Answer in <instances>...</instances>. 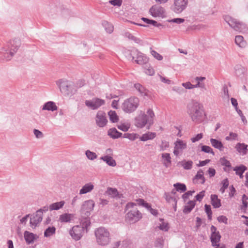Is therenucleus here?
I'll return each mask as SVG.
<instances>
[{"instance_id":"9b49d317","label":"nucleus","mask_w":248,"mask_h":248,"mask_svg":"<svg viewBox=\"0 0 248 248\" xmlns=\"http://www.w3.org/2000/svg\"><path fill=\"white\" fill-rule=\"evenodd\" d=\"M130 54L132 61L135 59V57L134 56H136V59L135 60V62L138 64L145 65L148 61L147 58L143 53L139 52L137 49L131 51Z\"/></svg>"},{"instance_id":"69168bd1","label":"nucleus","mask_w":248,"mask_h":248,"mask_svg":"<svg viewBox=\"0 0 248 248\" xmlns=\"http://www.w3.org/2000/svg\"><path fill=\"white\" fill-rule=\"evenodd\" d=\"M202 137L203 134L202 133H200L196 135L195 137L192 138L191 139V140L192 142L194 143L202 139Z\"/></svg>"},{"instance_id":"473e14b6","label":"nucleus","mask_w":248,"mask_h":248,"mask_svg":"<svg viewBox=\"0 0 248 248\" xmlns=\"http://www.w3.org/2000/svg\"><path fill=\"white\" fill-rule=\"evenodd\" d=\"M220 162L222 166L225 167L223 170L226 172H229L232 169V166L231 163L229 160L226 159L225 157L221 158L220 159Z\"/></svg>"},{"instance_id":"7c9ffc66","label":"nucleus","mask_w":248,"mask_h":248,"mask_svg":"<svg viewBox=\"0 0 248 248\" xmlns=\"http://www.w3.org/2000/svg\"><path fill=\"white\" fill-rule=\"evenodd\" d=\"M178 164L181 165V166L185 170H189L192 169L193 162L192 160H186V159H184L183 160L179 162Z\"/></svg>"},{"instance_id":"8fccbe9b","label":"nucleus","mask_w":248,"mask_h":248,"mask_svg":"<svg viewBox=\"0 0 248 248\" xmlns=\"http://www.w3.org/2000/svg\"><path fill=\"white\" fill-rule=\"evenodd\" d=\"M221 184L222 185V187L220 188L219 191L221 193H224L225 191V190L228 188L229 185V182L227 178L223 179L221 181Z\"/></svg>"},{"instance_id":"09e8293b","label":"nucleus","mask_w":248,"mask_h":248,"mask_svg":"<svg viewBox=\"0 0 248 248\" xmlns=\"http://www.w3.org/2000/svg\"><path fill=\"white\" fill-rule=\"evenodd\" d=\"M130 124L128 123H121L118 124L117 127L120 130L126 132L130 128Z\"/></svg>"},{"instance_id":"412c9836","label":"nucleus","mask_w":248,"mask_h":248,"mask_svg":"<svg viewBox=\"0 0 248 248\" xmlns=\"http://www.w3.org/2000/svg\"><path fill=\"white\" fill-rule=\"evenodd\" d=\"M41 109L42 110L54 111L58 109V107L54 102L49 101L42 106Z\"/></svg>"},{"instance_id":"4c0bfd02","label":"nucleus","mask_w":248,"mask_h":248,"mask_svg":"<svg viewBox=\"0 0 248 248\" xmlns=\"http://www.w3.org/2000/svg\"><path fill=\"white\" fill-rule=\"evenodd\" d=\"M162 158L163 160V165L166 167H168L171 164V157L169 153H164L162 154Z\"/></svg>"},{"instance_id":"052dcab7","label":"nucleus","mask_w":248,"mask_h":248,"mask_svg":"<svg viewBox=\"0 0 248 248\" xmlns=\"http://www.w3.org/2000/svg\"><path fill=\"white\" fill-rule=\"evenodd\" d=\"M185 19L182 18H175L168 20V22L170 23H175L178 24L183 23Z\"/></svg>"},{"instance_id":"a19ab883","label":"nucleus","mask_w":248,"mask_h":248,"mask_svg":"<svg viewBox=\"0 0 248 248\" xmlns=\"http://www.w3.org/2000/svg\"><path fill=\"white\" fill-rule=\"evenodd\" d=\"M102 25L104 28L106 32L108 33H111L114 30L113 26L110 23L108 22L107 21H104L102 22Z\"/></svg>"},{"instance_id":"0e129e2a","label":"nucleus","mask_w":248,"mask_h":248,"mask_svg":"<svg viewBox=\"0 0 248 248\" xmlns=\"http://www.w3.org/2000/svg\"><path fill=\"white\" fill-rule=\"evenodd\" d=\"M85 84V81L83 80H79L75 83V87L76 88V92L79 88L82 87Z\"/></svg>"},{"instance_id":"c85d7f7f","label":"nucleus","mask_w":248,"mask_h":248,"mask_svg":"<svg viewBox=\"0 0 248 248\" xmlns=\"http://www.w3.org/2000/svg\"><path fill=\"white\" fill-rule=\"evenodd\" d=\"M73 217V214L64 213L60 216L59 220L62 223L70 222Z\"/></svg>"},{"instance_id":"6e6552de","label":"nucleus","mask_w":248,"mask_h":248,"mask_svg":"<svg viewBox=\"0 0 248 248\" xmlns=\"http://www.w3.org/2000/svg\"><path fill=\"white\" fill-rule=\"evenodd\" d=\"M223 19L234 30L240 32H245L247 31V26L244 23L237 21L236 19L228 15L224 16Z\"/></svg>"},{"instance_id":"4d7b16f0","label":"nucleus","mask_w":248,"mask_h":248,"mask_svg":"<svg viewBox=\"0 0 248 248\" xmlns=\"http://www.w3.org/2000/svg\"><path fill=\"white\" fill-rule=\"evenodd\" d=\"M248 200V197L245 194H243L242 198L243 205L241 207L242 210H245L248 207V202L247 201Z\"/></svg>"},{"instance_id":"f704fd0d","label":"nucleus","mask_w":248,"mask_h":248,"mask_svg":"<svg viewBox=\"0 0 248 248\" xmlns=\"http://www.w3.org/2000/svg\"><path fill=\"white\" fill-rule=\"evenodd\" d=\"M65 202L64 201H61L59 202H56L51 204L49 206V210H58L62 208L64 205Z\"/></svg>"},{"instance_id":"6ab92c4d","label":"nucleus","mask_w":248,"mask_h":248,"mask_svg":"<svg viewBox=\"0 0 248 248\" xmlns=\"http://www.w3.org/2000/svg\"><path fill=\"white\" fill-rule=\"evenodd\" d=\"M123 35L124 37L127 38L128 40L133 41L135 43L140 46H143L144 44L142 40L140 39V38L134 36L132 34L128 31H124L123 33Z\"/></svg>"},{"instance_id":"dca6fc26","label":"nucleus","mask_w":248,"mask_h":248,"mask_svg":"<svg viewBox=\"0 0 248 248\" xmlns=\"http://www.w3.org/2000/svg\"><path fill=\"white\" fill-rule=\"evenodd\" d=\"M85 103L88 107L91 109H96L104 105L105 101L100 98H94L92 100H86Z\"/></svg>"},{"instance_id":"5fc2aeb1","label":"nucleus","mask_w":248,"mask_h":248,"mask_svg":"<svg viewBox=\"0 0 248 248\" xmlns=\"http://www.w3.org/2000/svg\"><path fill=\"white\" fill-rule=\"evenodd\" d=\"M238 135L235 133L232 132H230L229 136L225 137V140L227 141L238 140H237Z\"/></svg>"},{"instance_id":"6e6d98bb","label":"nucleus","mask_w":248,"mask_h":248,"mask_svg":"<svg viewBox=\"0 0 248 248\" xmlns=\"http://www.w3.org/2000/svg\"><path fill=\"white\" fill-rule=\"evenodd\" d=\"M150 53L151 55L156 60L161 61L163 59V57L155 50L151 48Z\"/></svg>"},{"instance_id":"ddd939ff","label":"nucleus","mask_w":248,"mask_h":248,"mask_svg":"<svg viewBox=\"0 0 248 248\" xmlns=\"http://www.w3.org/2000/svg\"><path fill=\"white\" fill-rule=\"evenodd\" d=\"M211 234L210 236V240L212 246H219V242H220L221 238V235L219 232L217 231V228L213 225H212L211 227Z\"/></svg>"},{"instance_id":"13d9d810","label":"nucleus","mask_w":248,"mask_h":248,"mask_svg":"<svg viewBox=\"0 0 248 248\" xmlns=\"http://www.w3.org/2000/svg\"><path fill=\"white\" fill-rule=\"evenodd\" d=\"M164 241L162 237L157 239L155 242V247L158 248H162L164 245Z\"/></svg>"},{"instance_id":"f257e3e1","label":"nucleus","mask_w":248,"mask_h":248,"mask_svg":"<svg viewBox=\"0 0 248 248\" xmlns=\"http://www.w3.org/2000/svg\"><path fill=\"white\" fill-rule=\"evenodd\" d=\"M187 113L192 122L200 124L204 121L206 115L203 105L200 102L192 100L187 105Z\"/></svg>"},{"instance_id":"4468645a","label":"nucleus","mask_w":248,"mask_h":248,"mask_svg":"<svg viewBox=\"0 0 248 248\" xmlns=\"http://www.w3.org/2000/svg\"><path fill=\"white\" fill-rule=\"evenodd\" d=\"M150 14L154 17H163L165 16V9L159 5L152 6L149 10Z\"/></svg>"},{"instance_id":"cd10ccee","label":"nucleus","mask_w":248,"mask_h":248,"mask_svg":"<svg viewBox=\"0 0 248 248\" xmlns=\"http://www.w3.org/2000/svg\"><path fill=\"white\" fill-rule=\"evenodd\" d=\"M105 193L112 198H120L119 192L115 188L108 187Z\"/></svg>"},{"instance_id":"680f3d73","label":"nucleus","mask_w":248,"mask_h":248,"mask_svg":"<svg viewBox=\"0 0 248 248\" xmlns=\"http://www.w3.org/2000/svg\"><path fill=\"white\" fill-rule=\"evenodd\" d=\"M217 220L219 223H223L225 224H228V218L226 216L221 215L217 217Z\"/></svg>"},{"instance_id":"58836bf2","label":"nucleus","mask_w":248,"mask_h":248,"mask_svg":"<svg viewBox=\"0 0 248 248\" xmlns=\"http://www.w3.org/2000/svg\"><path fill=\"white\" fill-rule=\"evenodd\" d=\"M235 43L240 47H244L246 45V42L244 40V38L241 35H236L235 38Z\"/></svg>"},{"instance_id":"423d86ee","label":"nucleus","mask_w":248,"mask_h":248,"mask_svg":"<svg viewBox=\"0 0 248 248\" xmlns=\"http://www.w3.org/2000/svg\"><path fill=\"white\" fill-rule=\"evenodd\" d=\"M60 91L67 95H72L76 93L75 83L65 79H61L57 82Z\"/></svg>"},{"instance_id":"774afa93","label":"nucleus","mask_w":248,"mask_h":248,"mask_svg":"<svg viewBox=\"0 0 248 248\" xmlns=\"http://www.w3.org/2000/svg\"><path fill=\"white\" fill-rule=\"evenodd\" d=\"M205 191L202 190L198 193L196 196V199L199 202H201L204 196Z\"/></svg>"},{"instance_id":"a211bd4d","label":"nucleus","mask_w":248,"mask_h":248,"mask_svg":"<svg viewBox=\"0 0 248 248\" xmlns=\"http://www.w3.org/2000/svg\"><path fill=\"white\" fill-rule=\"evenodd\" d=\"M40 213V211H37L35 215L31 217L30 223L31 227H36L38 224L42 221L43 217L41 216Z\"/></svg>"},{"instance_id":"bf43d9fd","label":"nucleus","mask_w":248,"mask_h":248,"mask_svg":"<svg viewBox=\"0 0 248 248\" xmlns=\"http://www.w3.org/2000/svg\"><path fill=\"white\" fill-rule=\"evenodd\" d=\"M169 146V142L163 140L161 141V143L160 145V151H163L166 150Z\"/></svg>"},{"instance_id":"3c124183","label":"nucleus","mask_w":248,"mask_h":248,"mask_svg":"<svg viewBox=\"0 0 248 248\" xmlns=\"http://www.w3.org/2000/svg\"><path fill=\"white\" fill-rule=\"evenodd\" d=\"M85 155L87 158L90 160H93L97 157L95 153L92 152L89 150L85 152Z\"/></svg>"},{"instance_id":"0eeeda50","label":"nucleus","mask_w":248,"mask_h":248,"mask_svg":"<svg viewBox=\"0 0 248 248\" xmlns=\"http://www.w3.org/2000/svg\"><path fill=\"white\" fill-rule=\"evenodd\" d=\"M21 42L19 39H16L11 40L8 45V48L3 49L2 53H3L4 59L6 61L10 60L19 48Z\"/></svg>"},{"instance_id":"20e7f679","label":"nucleus","mask_w":248,"mask_h":248,"mask_svg":"<svg viewBox=\"0 0 248 248\" xmlns=\"http://www.w3.org/2000/svg\"><path fill=\"white\" fill-rule=\"evenodd\" d=\"M97 243L100 246L108 245L111 241L109 231L103 227L97 228L94 231Z\"/></svg>"},{"instance_id":"aec40b11","label":"nucleus","mask_w":248,"mask_h":248,"mask_svg":"<svg viewBox=\"0 0 248 248\" xmlns=\"http://www.w3.org/2000/svg\"><path fill=\"white\" fill-rule=\"evenodd\" d=\"M205 182V179L203 175V171L199 170L196 175L193 178V182L194 184H203Z\"/></svg>"},{"instance_id":"603ef678","label":"nucleus","mask_w":248,"mask_h":248,"mask_svg":"<svg viewBox=\"0 0 248 248\" xmlns=\"http://www.w3.org/2000/svg\"><path fill=\"white\" fill-rule=\"evenodd\" d=\"M201 151L206 153H210L212 155H215V153L213 149L209 146L202 145L201 147Z\"/></svg>"},{"instance_id":"c9c22d12","label":"nucleus","mask_w":248,"mask_h":248,"mask_svg":"<svg viewBox=\"0 0 248 248\" xmlns=\"http://www.w3.org/2000/svg\"><path fill=\"white\" fill-rule=\"evenodd\" d=\"M156 137V133L155 132H148L143 134L140 139L141 141H147L154 139Z\"/></svg>"},{"instance_id":"49530a36","label":"nucleus","mask_w":248,"mask_h":248,"mask_svg":"<svg viewBox=\"0 0 248 248\" xmlns=\"http://www.w3.org/2000/svg\"><path fill=\"white\" fill-rule=\"evenodd\" d=\"M144 72L146 74L149 76H153L155 74V71L152 67L150 64H146L144 67Z\"/></svg>"},{"instance_id":"393cba45","label":"nucleus","mask_w":248,"mask_h":248,"mask_svg":"<svg viewBox=\"0 0 248 248\" xmlns=\"http://www.w3.org/2000/svg\"><path fill=\"white\" fill-rule=\"evenodd\" d=\"M24 237L26 243L30 244L34 242L35 239V235L32 232L26 231L24 233Z\"/></svg>"},{"instance_id":"4be33fe9","label":"nucleus","mask_w":248,"mask_h":248,"mask_svg":"<svg viewBox=\"0 0 248 248\" xmlns=\"http://www.w3.org/2000/svg\"><path fill=\"white\" fill-rule=\"evenodd\" d=\"M210 141L212 146L215 148L219 150L220 151H223L224 150V147L221 141L211 138L210 140Z\"/></svg>"},{"instance_id":"bb28decb","label":"nucleus","mask_w":248,"mask_h":248,"mask_svg":"<svg viewBox=\"0 0 248 248\" xmlns=\"http://www.w3.org/2000/svg\"><path fill=\"white\" fill-rule=\"evenodd\" d=\"M100 159L105 162L109 166L115 167L117 165L115 160L109 155L101 156Z\"/></svg>"},{"instance_id":"e2e57ef3","label":"nucleus","mask_w":248,"mask_h":248,"mask_svg":"<svg viewBox=\"0 0 248 248\" xmlns=\"http://www.w3.org/2000/svg\"><path fill=\"white\" fill-rule=\"evenodd\" d=\"M124 138L128 139L131 140H134L137 139V137L135 134L126 133L124 135Z\"/></svg>"},{"instance_id":"338daca9","label":"nucleus","mask_w":248,"mask_h":248,"mask_svg":"<svg viewBox=\"0 0 248 248\" xmlns=\"http://www.w3.org/2000/svg\"><path fill=\"white\" fill-rule=\"evenodd\" d=\"M33 134L35 135V137L37 139H40L43 137V133L38 129H34Z\"/></svg>"},{"instance_id":"f3484780","label":"nucleus","mask_w":248,"mask_h":248,"mask_svg":"<svg viewBox=\"0 0 248 248\" xmlns=\"http://www.w3.org/2000/svg\"><path fill=\"white\" fill-rule=\"evenodd\" d=\"M95 121L98 126L100 127L105 126L108 122L106 113L102 111H99L97 113Z\"/></svg>"},{"instance_id":"864d4df0","label":"nucleus","mask_w":248,"mask_h":248,"mask_svg":"<svg viewBox=\"0 0 248 248\" xmlns=\"http://www.w3.org/2000/svg\"><path fill=\"white\" fill-rule=\"evenodd\" d=\"M204 207L205 211L207 215L208 219L209 220H211L212 217V212L211 210V206L210 205L205 204Z\"/></svg>"},{"instance_id":"79ce46f5","label":"nucleus","mask_w":248,"mask_h":248,"mask_svg":"<svg viewBox=\"0 0 248 248\" xmlns=\"http://www.w3.org/2000/svg\"><path fill=\"white\" fill-rule=\"evenodd\" d=\"M173 186L177 191L184 192L186 190V187L185 184L180 183H177L173 185Z\"/></svg>"},{"instance_id":"1a4fd4ad","label":"nucleus","mask_w":248,"mask_h":248,"mask_svg":"<svg viewBox=\"0 0 248 248\" xmlns=\"http://www.w3.org/2000/svg\"><path fill=\"white\" fill-rule=\"evenodd\" d=\"M139 104V98L136 97H130L125 100L123 104V110L126 113H132L138 107Z\"/></svg>"},{"instance_id":"37998d69","label":"nucleus","mask_w":248,"mask_h":248,"mask_svg":"<svg viewBox=\"0 0 248 248\" xmlns=\"http://www.w3.org/2000/svg\"><path fill=\"white\" fill-rule=\"evenodd\" d=\"M164 197L167 202H174L175 206L174 207L175 211L176 210V203L177 201L174 197H173L170 193L165 192L164 194Z\"/></svg>"},{"instance_id":"5701e85b","label":"nucleus","mask_w":248,"mask_h":248,"mask_svg":"<svg viewBox=\"0 0 248 248\" xmlns=\"http://www.w3.org/2000/svg\"><path fill=\"white\" fill-rule=\"evenodd\" d=\"M248 145L244 143H238L235 146L237 151L241 155H244L247 154Z\"/></svg>"},{"instance_id":"a18cd8bd","label":"nucleus","mask_w":248,"mask_h":248,"mask_svg":"<svg viewBox=\"0 0 248 248\" xmlns=\"http://www.w3.org/2000/svg\"><path fill=\"white\" fill-rule=\"evenodd\" d=\"M160 221L161 222V223L158 227V228L164 232L168 231L170 228L168 223L164 222L163 218H160Z\"/></svg>"},{"instance_id":"c03bdc74","label":"nucleus","mask_w":248,"mask_h":248,"mask_svg":"<svg viewBox=\"0 0 248 248\" xmlns=\"http://www.w3.org/2000/svg\"><path fill=\"white\" fill-rule=\"evenodd\" d=\"M56 232V228L54 226L48 227L44 232V236L48 237L52 236Z\"/></svg>"},{"instance_id":"c756f323","label":"nucleus","mask_w":248,"mask_h":248,"mask_svg":"<svg viewBox=\"0 0 248 248\" xmlns=\"http://www.w3.org/2000/svg\"><path fill=\"white\" fill-rule=\"evenodd\" d=\"M108 135L113 139H118L121 137L122 133L119 132L115 128H110L108 132Z\"/></svg>"},{"instance_id":"72a5a7b5","label":"nucleus","mask_w":248,"mask_h":248,"mask_svg":"<svg viewBox=\"0 0 248 248\" xmlns=\"http://www.w3.org/2000/svg\"><path fill=\"white\" fill-rule=\"evenodd\" d=\"M247 169V167L243 165L236 166L233 168V170L235 171L236 174L239 175L241 178L243 177V174Z\"/></svg>"},{"instance_id":"39448f33","label":"nucleus","mask_w":248,"mask_h":248,"mask_svg":"<svg viewBox=\"0 0 248 248\" xmlns=\"http://www.w3.org/2000/svg\"><path fill=\"white\" fill-rule=\"evenodd\" d=\"M136 204L133 202H128L126 204L125 209L128 210L126 214V219L131 223L138 221L142 217L141 213L135 206Z\"/></svg>"},{"instance_id":"a878e982","label":"nucleus","mask_w":248,"mask_h":248,"mask_svg":"<svg viewBox=\"0 0 248 248\" xmlns=\"http://www.w3.org/2000/svg\"><path fill=\"white\" fill-rule=\"evenodd\" d=\"M211 202L212 206L215 208H218L221 205V200L218 199L217 195L216 194L211 195Z\"/></svg>"},{"instance_id":"f8f14e48","label":"nucleus","mask_w":248,"mask_h":248,"mask_svg":"<svg viewBox=\"0 0 248 248\" xmlns=\"http://www.w3.org/2000/svg\"><path fill=\"white\" fill-rule=\"evenodd\" d=\"M188 0H174L172 10L176 14L181 13L187 7Z\"/></svg>"},{"instance_id":"ea45409f","label":"nucleus","mask_w":248,"mask_h":248,"mask_svg":"<svg viewBox=\"0 0 248 248\" xmlns=\"http://www.w3.org/2000/svg\"><path fill=\"white\" fill-rule=\"evenodd\" d=\"M195 205V201H190L186 205L184 209L183 210V212L185 214H188L193 209Z\"/></svg>"},{"instance_id":"f03ea898","label":"nucleus","mask_w":248,"mask_h":248,"mask_svg":"<svg viewBox=\"0 0 248 248\" xmlns=\"http://www.w3.org/2000/svg\"><path fill=\"white\" fill-rule=\"evenodd\" d=\"M155 117L153 110L149 108L146 113L141 112L140 114L135 118V124L136 126L140 128L146 125V128L149 129L154 123Z\"/></svg>"},{"instance_id":"2f4dec72","label":"nucleus","mask_w":248,"mask_h":248,"mask_svg":"<svg viewBox=\"0 0 248 248\" xmlns=\"http://www.w3.org/2000/svg\"><path fill=\"white\" fill-rule=\"evenodd\" d=\"M134 88L137 90L142 96L148 95V90L142 85L139 83L134 84Z\"/></svg>"},{"instance_id":"b1692460","label":"nucleus","mask_w":248,"mask_h":248,"mask_svg":"<svg viewBox=\"0 0 248 248\" xmlns=\"http://www.w3.org/2000/svg\"><path fill=\"white\" fill-rule=\"evenodd\" d=\"M94 188L93 185L91 183L86 184L80 189L79 194L82 195L91 192Z\"/></svg>"},{"instance_id":"7ed1b4c3","label":"nucleus","mask_w":248,"mask_h":248,"mask_svg":"<svg viewBox=\"0 0 248 248\" xmlns=\"http://www.w3.org/2000/svg\"><path fill=\"white\" fill-rule=\"evenodd\" d=\"M91 222L89 219L81 220L80 225L73 226L69 231V234L71 237L75 241L79 240L83 234L85 230L87 232L88 228L90 226Z\"/></svg>"},{"instance_id":"de8ad7c7","label":"nucleus","mask_w":248,"mask_h":248,"mask_svg":"<svg viewBox=\"0 0 248 248\" xmlns=\"http://www.w3.org/2000/svg\"><path fill=\"white\" fill-rule=\"evenodd\" d=\"M108 114L109 115L110 121H111L112 123L117 122L119 118L115 111L110 110L108 112Z\"/></svg>"},{"instance_id":"9d476101","label":"nucleus","mask_w":248,"mask_h":248,"mask_svg":"<svg viewBox=\"0 0 248 248\" xmlns=\"http://www.w3.org/2000/svg\"><path fill=\"white\" fill-rule=\"evenodd\" d=\"M94 206V202L92 200L85 201L81 208V214L84 219H88L87 217L90 215V212L93 210Z\"/></svg>"},{"instance_id":"e433bc0d","label":"nucleus","mask_w":248,"mask_h":248,"mask_svg":"<svg viewBox=\"0 0 248 248\" xmlns=\"http://www.w3.org/2000/svg\"><path fill=\"white\" fill-rule=\"evenodd\" d=\"M235 75L238 77L243 78L246 72V69L241 65H237L235 67Z\"/></svg>"},{"instance_id":"2eb2a0df","label":"nucleus","mask_w":248,"mask_h":248,"mask_svg":"<svg viewBox=\"0 0 248 248\" xmlns=\"http://www.w3.org/2000/svg\"><path fill=\"white\" fill-rule=\"evenodd\" d=\"M187 147L186 142L181 140L178 139L174 142L173 154L176 156H178L183 153V150Z\"/></svg>"}]
</instances>
